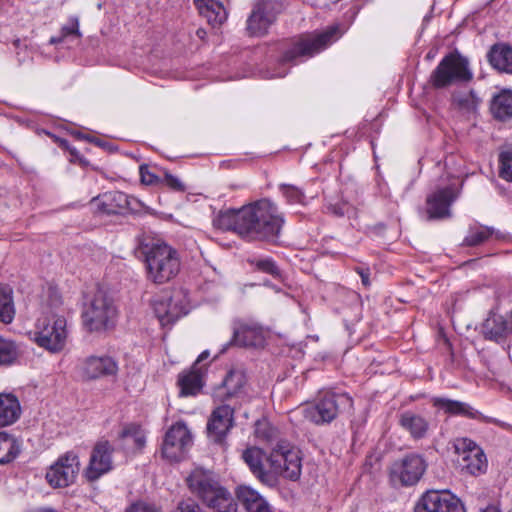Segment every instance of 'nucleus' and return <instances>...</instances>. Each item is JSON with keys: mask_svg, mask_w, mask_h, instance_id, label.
<instances>
[{"mask_svg": "<svg viewBox=\"0 0 512 512\" xmlns=\"http://www.w3.org/2000/svg\"><path fill=\"white\" fill-rule=\"evenodd\" d=\"M153 309L162 326L173 324L188 313L185 296L181 292L157 298L153 302Z\"/></svg>", "mask_w": 512, "mask_h": 512, "instance_id": "obj_16", "label": "nucleus"}, {"mask_svg": "<svg viewBox=\"0 0 512 512\" xmlns=\"http://www.w3.org/2000/svg\"><path fill=\"white\" fill-rule=\"evenodd\" d=\"M37 512H55V511L52 510V509H42V510H39Z\"/></svg>", "mask_w": 512, "mask_h": 512, "instance_id": "obj_54", "label": "nucleus"}, {"mask_svg": "<svg viewBox=\"0 0 512 512\" xmlns=\"http://www.w3.org/2000/svg\"><path fill=\"white\" fill-rule=\"evenodd\" d=\"M455 453L461 458L462 469L471 475L484 473L487 468V459L483 450L471 439L456 438L453 441Z\"/></svg>", "mask_w": 512, "mask_h": 512, "instance_id": "obj_12", "label": "nucleus"}, {"mask_svg": "<svg viewBox=\"0 0 512 512\" xmlns=\"http://www.w3.org/2000/svg\"><path fill=\"white\" fill-rule=\"evenodd\" d=\"M147 277L157 284H163L174 278L180 271L178 252L166 243H152L142 246Z\"/></svg>", "mask_w": 512, "mask_h": 512, "instance_id": "obj_4", "label": "nucleus"}, {"mask_svg": "<svg viewBox=\"0 0 512 512\" xmlns=\"http://www.w3.org/2000/svg\"><path fill=\"white\" fill-rule=\"evenodd\" d=\"M126 512H161L159 509H157L154 506L148 505L143 502H136L132 505H130Z\"/></svg>", "mask_w": 512, "mask_h": 512, "instance_id": "obj_45", "label": "nucleus"}, {"mask_svg": "<svg viewBox=\"0 0 512 512\" xmlns=\"http://www.w3.org/2000/svg\"><path fill=\"white\" fill-rule=\"evenodd\" d=\"M199 13L212 26L221 25L227 18L226 10L220 0H194Z\"/></svg>", "mask_w": 512, "mask_h": 512, "instance_id": "obj_31", "label": "nucleus"}, {"mask_svg": "<svg viewBox=\"0 0 512 512\" xmlns=\"http://www.w3.org/2000/svg\"><path fill=\"white\" fill-rule=\"evenodd\" d=\"M458 189L455 183L438 188L431 193L426 200L427 219H444L451 216L450 206L458 197Z\"/></svg>", "mask_w": 512, "mask_h": 512, "instance_id": "obj_17", "label": "nucleus"}, {"mask_svg": "<svg viewBox=\"0 0 512 512\" xmlns=\"http://www.w3.org/2000/svg\"><path fill=\"white\" fill-rule=\"evenodd\" d=\"M19 354V347L14 341L0 336V366L13 365Z\"/></svg>", "mask_w": 512, "mask_h": 512, "instance_id": "obj_37", "label": "nucleus"}, {"mask_svg": "<svg viewBox=\"0 0 512 512\" xmlns=\"http://www.w3.org/2000/svg\"><path fill=\"white\" fill-rule=\"evenodd\" d=\"M399 425L414 440L426 438L430 429L428 419L412 411H405L400 415Z\"/></svg>", "mask_w": 512, "mask_h": 512, "instance_id": "obj_25", "label": "nucleus"}, {"mask_svg": "<svg viewBox=\"0 0 512 512\" xmlns=\"http://www.w3.org/2000/svg\"><path fill=\"white\" fill-rule=\"evenodd\" d=\"M256 435L258 438L271 442L277 438L278 430L268 422H258L256 426Z\"/></svg>", "mask_w": 512, "mask_h": 512, "instance_id": "obj_41", "label": "nucleus"}, {"mask_svg": "<svg viewBox=\"0 0 512 512\" xmlns=\"http://www.w3.org/2000/svg\"><path fill=\"white\" fill-rule=\"evenodd\" d=\"M333 213L338 215V216H343L344 215V212L341 209H336V208L333 209Z\"/></svg>", "mask_w": 512, "mask_h": 512, "instance_id": "obj_52", "label": "nucleus"}, {"mask_svg": "<svg viewBox=\"0 0 512 512\" xmlns=\"http://www.w3.org/2000/svg\"><path fill=\"white\" fill-rule=\"evenodd\" d=\"M114 448L107 440H102L94 446L89 465L85 470V477L89 482L98 480L101 476L112 470V453Z\"/></svg>", "mask_w": 512, "mask_h": 512, "instance_id": "obj_20", "label": "nucleus"}, {"mask_svg": "<svg viewBox=\"0 0 512 512\" xmlns=\"http://www.w3.org/2000/svg\"><path fill=\"white\" fill-rule=\"evenodd\" d=\"M218 404L207 423L208 435L215 442L222 441L234 425V408L227 402Z\"/></svg>", "mask_w": 512, "mask_h": 512, "instance_id": "obj_22", "label": "nucleus"}, {"mask_svg": "<svg viewBox=\"0 0 512 512\" xmlns=\"http://www.w3.org/2000/svg\"><path fill=\"white\" fill-rule=\"evenodd\" d=\"M472 73L468 61L457 53L446 55L430 75L429 82L441 89L460 82L471 80Z\"/></svg>", "mask_w": 512, "mask_h": 512, "instance_id": "obj_8", "label": "nucleus"}, {"mask_svg": "<svg viewBox=\"0 0 512 512\" xmlns=\"http://www.w3.org/2000/svg\"><path fill=\"white\" fill-rule=\"evenodd\" d=\"M80 375L85 380H96L103 377L116 375L118 365L116 361L107 355H92L82 359L78 364Z\"/></svg>", "mask_w": 512, "mask_h": 512, "instance_id": "obj_21", "label": "nucleus"}, {"mask_svg": "<svg viewBox=\"0 0 512 512\" xmlns=\"http://www.w3.org/2000/svg\"><path fill=\"white\" fill-rule=\"evenodd\" d=\"M338 31L337 26L329 27L327 30L309 35H302L294 39L280 59L281 65L297 64L304 58H309L324 50L335 39Z\"/></svg>", "mask_w": 512, "mask_h": 512, "instance_id": "obj_7", "label": "nucleus"}, {"mask_svg": "<svg viewBox=\"0 0 512 512\" xmlns=\"http://www.w3.org/2000/svg\"><path fill=\"white\" fill-rule=\"evenodd\" d=\"M197 35H198V37L203 38V37H204V35H205V31H204V30H202V29H198V30H197Z\"/></svg>", "mask_w": 512, "mask_h": 512, "instance_id": "obj_53", "label": "nucleus"}, {"mask_svg": "<svg viewBox=\"0 0 512 512\" xmlns=\"http://www.w3.org/2000/svg\"><path fill=\"white\" fill-rule=\"evenodd\" d=\"M165 183L168 187L176 191H184L185 187L179 178L176 176L166 173Z\"/></svg>", "mask_w": 512, "mask_h": 512, "instance_id": "obj_46", "label": "nucleus"}, {"mask_svg": "<svg viewBox=\"0 0 512 512\" xmlns=\"http://www.w3.org/2000/svg\"><path fill=\"white\" fill-rule=\"evenodd\" d=\"M502 236L500 232L492 227L477 226L471 227L467 236L464 238L463 244L466 246H478L490 238L500 239Z\"/></svg>", "mask_w": 512, "mask_h": 512, "instance_id": "obj_34", "label": "nucleus"}, {"mask_svg": "<svg viewBox=\"0 0 512 512\" xmlns=\"http://www.w3.org/2000/svg\"><path fill=\"white\" fill-rule=\"evenodd\" d=\"M92 202L103 213L115 214L118 212V208L123 207L127 201L124 193L113 191L93 199Z\"/></svg>", "mask_w": 512, "mask_h": 512, "instance_id": "obj_33", "label": "nucleus"}, {"mask_svg": "<svg viewBox=\"0 0 512 512\" xmlns=\"http://www.w3.org/2000/svg\"><path fill=\"white\" fill-rule=\"evenodd\" d=\"M279 188L288 203L304 204L305 195L300 188L289 184H281Z\"/></svg>", "mask_w": 512, "mask_h": 512, "instance_id": "obj_40", "label": "nucleus"}, {"mask_svg": "<svg viewBox=\"0 0 512 512\" xmlns=\"http://www.w3.org/2000/svg\"><path fill=\"white\" fill-rule=\"evenodd\" d=\"M176 512H206L198 503L193 500L181 501Z\"/></svg>", "mask_w": 512, "mask_h": 512, "instance_id": "obj_44", "label": "nucleus"}, {"mask_svg": "<svg viewBox=\"0 0 512 512\" xmlns=\"http://www.w3.org/2000/svg\"><path fill=\"white\" fill-rule=\"evenodd\" d=\"M20 452L18 441L6 432H0V464L14 460Z\"/></svg>", "mask_w": 512, "mask_h": 512, "instance_id": "obj_35", "label": "nucleus"}, {"mask_svg": "<svg viewBox=\"0 0 512 512\" xmlns=\"http://www.w3.org/2000/svg\"><path fill=\"white\" fill-rule=\"evenodd\" d=\"M353 399L347 393L325 392L320 394L313 403L302 407L303 417L315 425H326L333 422L342 413H351Z\"/></svg>", "mask_w": 512, "mask_h": 512, "instance_id": "obj_5", "label": "nucleus"}, {"mask_svg": "<svg viewBox=\"0 0 512 512\" xmlns=\"http://www.w3.org/2000/svg\"><path fill=\"white\" fill-rule=\"evenodd\" d=\"M66 326L67 321L63 316L51 314L39 318L34 333L35 342L50 352L61 351L66 344Z\"/></svg>", "mask_w": 512, "mask_h": 512, "instance_id": "obj_9", "label": "nucleus"}, {"mask_svg": "<svg viewBox=\"0 0 512 512\" xmlns=\"http://www.w3.org/2000/svg\"><path fill=\"white\" fill-rule=\"evenodd\" d=\"M139 172L141 182L145 185H153L160 181L159 177L152 173L147 165H141Z\"/></svg>", "mask_w": 512, "mask_h": 512, "instance_id": "obj_43", "label": "nucleus"}, {"mask_svg": "<svg viewBox=\"0 0 512 512\" xmlns=\"http://www.w3.org/2000/svg\"><path fill=\"white\" fill-rule=\"evenodd\" d=\"M21 415L18 398L11 393H0V427L15 423Z\"/></svg>", "mask_w": 512, "mask_h": 512, "instance_id": "obj_29", "label": "nucleus"}, {"mask_svg": "<svg viewBox=\"0 0 512 512\" xmlns=\"http://www.w3.org/2000/svg\"><path fill=\"white\" fill-rule=\"evenodd\" d=\"M79 458L74 452H66L46 472V480L53 488L71 485L79 472Z\"/></svg>", "mask_w": 512, "mask_h": 512, "instance_id": "obj_13", "label": "nucleus"}, {"mask_svg": "<svg viewBox=\"0 0 512 512\" xmlns=\"http://www.w3.org/2000/svg\"><path fill=\"white\" fill-rule=\"evenodd\" d=\"M82 323L89 332H106L115 327L118 309L114 300L104 291L98 290L82 310Z\"/></svg>", "mask_w": 512, "mask_h": 512, "instance_id": "obj_6", "label": "nucleus"}, {"mask_svg": "<svg viewBox=\"0 0 512 512\" xmlns=\"http://www.w3.org/2000/svg\"><path fill=\"white\" fill-rule=\"evenodd\" d=\"M121 445L128 451L141 450L146 443V435L140 425L129 423L123 426L118 435Z\"/></svg>", "mask_w": 512, "mask_h": 512, "instance_id": "obj_27", "label": "nucleus"}, {"mask_svg": "<svg viewBox=\"0 0 512 512\" xmlns=\"http://www.w3.org/2000/svg\"><path fill=\"white\" fill-rule=\"evenodd\" d=\"M209 357V352L208 351H204L202 352L197 360L195 361V363L193 364V366H195V368H199L198 365L199 363H201L203 360L207 359Z\"/></svg>", "mask_w": 512, "mask_h": 512, "instance_id": "obj_48", "label": "nucleus"}, {"mask_svg": "<svg viewBox=\"0 0 512 512\" xmlns=\"http://www.w3.org/2000/svg\"><path fill=\"white\" fill-rule=\"evenodd\" d=\"M258 271L267 273L274 278L281 276L280 269L271 258H259L249 261Z\"/></svg>", "mask_w": 512, "mask_h": 512, "instance_id": "obj_38", "label": "nucleus"}, {"mask_svg": "<svg viewBox=\"0 0 512 512\" xmlns=\"http://www.w3.org/2000/svg\"><path fill=\"white\" fill-rule=\"evenodd\" d=\"M265 342V333L261 325L253 321H236L233 324L232 339L222 348L224 353L231 345L239 347H261Z\"/></svg>", "mask_w": 512, "mask_h": 512, "instance_id": "obj_19", "label": "nucleus"}, {"mask_svg": "<svg viewBox=\"0 0 512 512\" xmlns=\"http://www.w3.org/2000/svg\"><path fill=\"white\" fill-rule=\"evenodd\" d=\"M64 38H65V37H62V35H61L60 37H58V38H57V37H52V38L50 39V43H52V44L60 43V42H62V40H63Z\"/></svg>", "mask_w": 512, "mask_h": 512, "instance_id": "obj_50", "label": "nucleus"}, {"mask_svg": "<svg viewBox=\"0 0 512 512\" xmlns=\"http://www.w3.org/2000/svg\"><path fill=\"white\" fill-rule=\"evenodd\" d=\"M512 332V312L506 315L491 313L483 324V333L486 338L500 341Z\"/></svg>", "mask_w": 512, "mask_h": 512, "instance_id": "obj_23", "label": "nucleus"}, {"mask_svg": "<svg viewBox=\"0 0 512 512\" xmlns=\"http://www.w3.org/2000/svg\"><path fill=\"white\" fill-rule=\"evenodd\" d=\"M12 293L8 285H0V321L6 324L11 323L15 315Z\"/></svg>", "mask_w": 512, "mask_h": 512, "instance_id": "obj_36", "label": "nucleus"}, {"mask_svg": "<svg viewBox=\"0 0 512 512\" xmlns=\"http://www.w3.org/2000/svg\"><path fill=\"white\" fill-rule=\"evenodd\" d=\"M61 34H62V37H67L70 35H75L76 37H81V33L79 31L78 18L70 17L68 23L62 27Z\"/></svg>", "mask_w": 512, "mask_h": 512, "instance_id": "obj_42", "label": "nucleus"}, {"mask_svg": "<svg viewBox=\"0 0 512 512\" xmlns=\"http://www.w3.org/2000/svg\"><path fill=\"white\" fill-rule=\"evenodd\" d=\"M487 60L497 72L512 75V46L509 44L492 45L487 53Z\"/></svg>", "mask_w": 512, "mask_h": 512, "instance_id": "obj_24", "label": "nucleus"}, {"mask_svg": "<svg viewBox=\"0 0 512 512\" xmlns=\"http://www.w3.org/2000/svg\"><path fill=\"white\" fill-rule=\"evenodd\" d=\"M357 272L359 273V275L361 277L363 285L366 287L369 286L370 285L369 272L365 271L363 269H360V268L357 269Z\"/></svg>", "mask_w": 512, "mask_h": 512, "instance_id": "obj_47", "label": "nucleus"}, {"mask_svg": "<svg viewBox=\"0 0 512 512\" xmlns=\"http://www.w3.org/2000/svg\"><path fill=\"white\" fill-rule=\"evenodd\" d=\"M284 217L277 205L267 198L242 206L240 209L220 211L213 225L223 231H233L241 238L274 242L280 235Z\"/></svg>", "mask_w": 512, "mask_h": 512, "instance_id": "obj_1", "label": "nucleus"}, {"mask_svg": "<svg viewBox=\"0 0 512 512\" xmlns=\"http://www.w3.org/2000/svg\"><path fill=\"white\" fill-rule=\"evenodd\" d=\"M187 484L191 493L213 512H237V504L230 492L209 471L193 470L187 477Z\"/></svg>", "mask_w": 512, "mask_h": 512, "instance_id": "obj_3", "label": "nucleus"}, {"mask_svg": "<svg viewBox=\"0 0 512 512\" xmlns=\"http://www.w3.org/2000/svg\"><path fill=\"white\" fill-rule=\"evenodd\" d=\"M414 512H466L460 499L448 491L430 490L414 506Z\"/></svg>", "mask_w": 512, "mask_h": 512, "instance_id": "obj_14", "label": "nucleus"}, {"mask_svg": "<svg viewBox=\"0 0 512 512\" xmlns=\"http://www.w3.org/2000/svg\"><path fill=\"white\" fill-rule=\"evenodd\" d=\"M236 496L248 512H270L266 500L250 486H239Z\"/></svg>", "mask_w": 512, "mask_h": 512, "instance_id": "obj_30", "label": "nucleus"}, {"mask_svg": "<svg viewBox=\"0 0 512 512\" xmlns=\"http://www.w3.org/2000/svg\"><path fill=\"white\" fill-rule=\"evenodd\" d=\"M426 468L427 464L422 456L409 454L393 463L390 478L394 484L413 486L422 478Z\"/></svg>", "mask_w": 512, "mask_h": 512, "instance_id": "obj_10", "label": "nucleus"}, {"mask_svg": "<svg viewBox=\"0 0 512 512\" xmlns=\"http://www.w3.org/2000/svg\"><path fill=\"white\" fill-rule=\"evenodd\" d=\"M499 176L512 182V150L502 151L499 154Z\"/></svg>", "mask_w": 512, "mask_h": 512, "instance_id": "obj_39", "label": "nucleus"}, {"mask_svg": "<svg viewBox=\"0 0 512 512\" xmlns=\"http://www.w3.org/2000/svg\"><path fill=\"white\" fill-rule=\"evenodd\" d=\"M192 445V436L183 422H177L166 432L162 445L163 456L170 461H180Z\"/></svg>", "mask_w": 512, "mask_h": 512, "instance_id": "obj_15", "label": "nucleus"}, {"mask_svg": "<svg viewBox=\"0 0 512 512\" xmlns=\"http://www.w3.org/2000/svg\"><path fill=\"white\" fill-rule=\"evenodd\" d=\"M491 113L496 119L507 120L512 117V90L503 89L491 101Z\"/></svg>", "mask_w": 512, "mask_h": 512, "instance_id": "obj_32", "label": "nucleus"}, {"mask_svg": "<svg viewBox=\"0 0 512 512\" xmlns=\"http://www.w3.org/2000/svg\"><path fill=\"white\" fill-rule=\"evenodd\" d=\"M481 512H501V510L498 507L494 506V505H489L484 510H482Z\"/></svg>", "mask_w": 512, "mask_h": 512, "instance_id": "obj_49", "label": "nucleus"}, {"mask_svg": "<svg viewBox=\"0 0 512 512\" xmlns=\"http://www.w3.org/2000/svg\"><path fill=\"white\" fill-rule=\"evenodd\" d=\"M242 459L251 473L271 488L278 485L279 475L292 481L301 475L300 451L286 440L278 441L269 455L259 447H248L242 452Z\"/></svg>", "mask_w": 512, "mask_h": 512, "instance_id": "obj_2", "label": "nucleus"}, {"mask_svg": "<svg viewBox=\"0 0 512 512\" xmlns=\"http://www.w3.org/2000/svg\"><path fill=\"white\" fill-rule=\"evenodd\" d=\"M246 375L240 370H230L222 384L214 391L215 403H224L235 400L241 404L246 399Z\"/></svg>", "mask_w": 512, "mask_h": 512, "instance_id": "obj_18", "label": "nucleus"}, {"mask_svg": "<svg viewBox=\"0 0 512 512\" xmlns=\"http://www.w3.org/2000/svg\"><path fill=\"white\" fill-rule=\"evenodd\" d=\"M286 74H287V70H283L281 72L273 74L272 77H284Z\"/></svg>", "mask_w": 512, "mask_h": 512, "instance_id": "obj_51", "label": "nucleus"}, {"mask_svg": "<svg viewBox=\"0 0 512 512\" xmlns=\"http://www.w3.org/2000/svg\"><path fill=\"white\" fill-rule=\"evenodd\" d=\"M203 367L195 368L192 366L187 372H183L178 377L181 396H194L200 392L203 387Z\"/></svg>", "mask_w": 512, "mask_h": 512, "instance_id": "obj_28", "label": "nucleus"}, {"mask_svg": "<svg viewBox=\"0 0 512 512\" xmlns=\"http://www.w3.org/2000/svg\"><path fill=\"white\" fill-rule=\"evenodd\" d=\"M432 403L434 407L452 416H463L470 419H478L482 416L479 411L465 402L436 397L433 399Z\"/></svg>", "mask_w": 512, "mask_h": 512, "instance_id": "obj_26", "label": "nucleus"}, {"mask_svg": "<svg viewBox=\"0 0 512 512\" xmlns=\"http://www.w3.org/2000/svg\"><path fill=\"white\" fill-rule=\"evenodd\" d=\"M281 4L276 0H259L247 19V31L251 36H263L276 20Z\"/></svg>", "mask_w": 512, "mask_h": 512, "instance_id": "obj_11", "label": "nucleus"}]
</instances>
